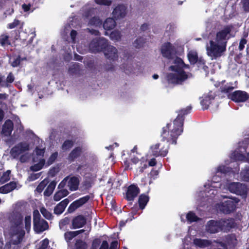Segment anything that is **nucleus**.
<instances>
[{
  "label": "nucleus",
  "instance_id": "1",
  "mask_svg": "<svg viewBox=\"0 0 249 249\" xmlns=\"http://www.w3.org/2000/svg\"><path fill=\"white\" fill-rule=\"evenodd\" d=\"M183 128L180 127L178 125L169 123L162 128L160 136L161 141H167L171 144H176L177 140L179 135L183 132Z\"/></svg>",
  "mask_w": 249,
  "mask_h": 249
},
{
  "label": "nucleus",
  "instance_id": "2",
  "mask_svg": "<svg viewBox=\"0 0 249 249\" xmlns=\"http://www.w3.org/2000/svg\"><path fill=\"white\" fill-rule=\"evenodd\" d=\"M226 50L225 43L222 45L218 44L213 40L210 41V45L206 48L207 54L212 60L216 59L222 56Z\"/></svg>",
  "mask_w": 249,
  "mask_h": 249
},
{
  "label": "nucleus",
  "instance_id": "3",
  "mask_svg": "<svg viewBox=\"0 0 249 249\" xmlns=\"http://www.w3.org/2000/svg\"><path fill=\"white\" fill-rule=\"evenodd\" d=\"M33 228L35 232L38 234L49 229L48 223L41 218L37 210H35L33 211Z\"/></svg>",
  "mask_w": 249,
  "mask_h": 249
},
{
  "label": "nucleus",
  "instance_id": "4",
  "mask_svg": "<svg viewBox=\"0 0 249 249\" xmlns=\"http://www.w3.org/2000/svg\"><path fill=\"white\" fill-rule=\"evenodd\" d=\"M107 44V40L104 37L93 39L89 44V49L93 53L104 52Z\"/></svg>",
  "mask_w": 249,
  "mask_h": 249
},
{
  "label": "nucleus",
  "instance_id": "5",
  "mask_svg": "<svg viewBox=\"0 0 249 249\" xmlns=\"http://www.w3.org/2000/svg\"><path fill=\"white\" fill-rule=\"evenodd\" d=\"M230 192L237 195L246 196L248 192L247 185L240 182H231L228 185Z\"/></svg>",
  "mask_w": 249,
  "mask_h": 249
},
{
  "label": "nucleus",
  "instance_id": "6",
  "mask_svg": "<svg viewBox=\"0 0 249 249\" xmlns=\"http://www.w3.org/2000/svg\"><path fill=\"white\" fill-rule=\"evenodd\" d=\"M221 232L228 233L237 226L235 220L233 218H221L219 219Z\"/></svg>",
  "mask_w": 249,
  "mask_h": 249
},
{
  "label": "nucleus",
  "instance_id": "7",
  "mask_svg": "<svg viewBox=\"0 0 249 249\" xmlns=\"http://www.w3.org/2000/svg\"><path fill=\"white\" fill-rule=\"evenodd\" d=\"M30 149V144L25 142H20L13 147L10 154L14 158H18L19 155Z\"/></svg>",
  "mask_w": 249,
  "mask_h": 249
},
{
  "label": "nucleus",
  "instance_id": "8",
  "mask_svg": "<svg viewBox=\"0 0 249 249\" xmlns=\"http://www.w3.org/2000/svg\"><path fill=\"white\" fill-rule=\"evenodd\" d=\"M232 29L231 26H226L224 29L216 33L215 41L219 44L222 45L225 43L226 46L227 45V40L229 39V37H227L228 35H229Z\"/></svg>",
  "mask_w": 249,
  "mask_h": 249
},
{
  "label": "nucleus",
  "instance_id": "9",
  "mask_svg": "<svg viewBox=\"0 0 249 249\" xmlns=\"http://www.w3.org/2000/svg\"><path fill=\"white\" fill-rule=\"evenodd\" d=\"M162 56L168 59H173L176 54V49L169 42L164 43L162 45L160 49Z\"/></svg>",
  "mask_w": 249,
  "mask_h": 249
},
{
  "label": "nucleus",
  "instance_id": "10",
  "mask_svg": "<svg viewBox=\"0 0 249 249\" xmlns=\"http://www.w3.org/2000/svg\"><path fill=\"white\" fill-rule=\"evenodd\" d=\"M229 98L235 103H243L249 99V94L243 90H235L229 95Z\"/></svg>",
  "mask_w": 249,
  "mask_h": 249
},
{
  "label": "nucleus",
  "instance_id": "11",
  "mask_svg": "<svg viewBox=\"0 0 249 249\" xmlns=\"http://www.w3.org/2000/svg\"><path fill=\"white\" fill-rule=\"evenodd\" d=\"M192 108V107L189 106H187L186 108L181 109L178 111H177V112L178 113V115L174 120V124L178 125L180 127L183 128L185 116L190 113Z\"/></svg>",
  "mask_w": 249,
  "mask_h": 249
},
{
  "label": "nucleus",
  "instance_id": "12",
  "mask_svg": "<svg viewBox=\"0 0 249 249\" xmlns=\"http://www.w3.org/2000/svg\"><path fill=\"white\" fill-rule=\"evenodd\" d=\"M169 148V144H167L166 146H163L161 147V144L158 143L151 146V149L152 155L156 157L159 156L164 157L167 155Z\"/></svg>",
  "mask_w": 249,
  "mask_h": 249
},
{
  "label": "nucleus",
  "instance_id": "13",
  "mask_svg": "<svg viewBox=\"0 0 249 249\" xmlns=\"http://www.w3.org/2000/svg\"><path fill=\"white\" fill-rule=\"evenodd\" d=\"M205 230L210 234H215L221 232L220 220L211 219L207 221L205 225Z\"/></svg>",
  "mask_w": 249,
  "mask_h": 249
},
{
  "label": "nucleus",
  "instance_id": "14",
  "mask_svg": "<svg viewBox=\"0 0 249 249\" xmlns=\"http://www.w3.org/2000/svg\"><path fill=\"white\" fill-rule=\"evenodd\" d=\"M140 192V190L137 185L131 184L127 188L124 198L128 201H133Z\"/></svg>",
  "mask_w": 249,
  "mask_h": 249
},
{
  "label": "nucleus",
  "instance_id": "15",
  "mask_svg": "<svg viewBox=\"0 0 249 249\" xmlns=\"http://www.w3.org/2000/svg\"><path fill=\"white\" fill-rule=\"evenodd\" d=\"M236 204L231 200H228L222 202L219 206V210L225 214H229L233 212L236 209Z\"/></svg>",
  "mask_w": 249,
  "mask_h": 249
},
{
  "label": "nucleus",
  "instance_id": "16",
  "mask_svg": "<svg viewBox=\"0 0 249 249\" xmlns=\"http://www.w3.org/2000/svg\"><path fill=\"white\" fill-rule=\"evenodd\" d=\"M106 57L113 61H116L118 58V50L114 46L108 45L104 51Z\"/></svg>",
  "mask_w": 249,
  "mask_h": 249
},
{
  "label": "nucleus",
  "instance_id": "17",
  "mask_svg": "<svg viewBox=\"0 0 249 249\" xmlns=\"http://www.w3.org/2000/svg\"><path fill=\"white\" fill-rule=\"evenodd\" d=\"M87 223L86 217L82 214L75 216L72 220V229H76L82 228Z\"/></svg>",
  "mask_w": 249,
  "mask_h": 249
},
{
  "label": "nucleus",
  "instance_id": "18",
  "mask_svg": "<svg viewBox=\"0 0 249 249\" xmlns=\"http://www.w3.org/2000/svg\"><path fill=\"white\" fill-rule=\"evenodd\" d=\"M126 14V7L123 4H118L114 9L112 15L116 19L124 18Z\"/></svg>",
  "mask_w": 249,
  "mask_h": 249
},
{
  "label": "nucleus",
  "instance_id": "19",
  "mask_svg": "<svg viewBox=\"0 0 249 249\" xmlns=\"http://www.w3.org/2000/svg\"><path fill=\"white\" fill-rule=\"evenodd\" d=\"M215 98V95H213L212 91L209 92L207 94L204 95L202 97V100L200 101V104L202 106L203 110L208 109L210 105L212 103V101Z\"/></svg>",
  "mask_w": 249,
  "mask_h": 249
},
{
  "label": "nucleus",
  "instance_id": "20",
  "mask_svg": "<svg viewBox=\"0 0 249 249\" xmlns=\"http://www.w3.org/2000/svg\"><path fill=\"white\" fill-rule=\"evenodd\" d=\"M167 81L169 84H173L174 85L181 84L183 82L186 80L183 78V76H180L176 73H169L166 76Z\"/></svg>",
  "mask_w": 249,
  "mask_h": 249
},
{
  "label": "nucleus",
  "instance_id": "21",
  "mask_svg": "<svg viewBox=\"0 0 249 249\" xmlns=\"http://www.w3.org/2000/svg\"><path fill=\"white\" fill-rule=\"evenodd\" d=\"M23 216L18 212L14 213L12 216L11 222L14 226L18 229H22Z\"/></svg>",
  "mask_w": 249,
  "mask_h": 249
},
{
  "label": "nucleus",
  "instance_id": "22",
  "mask_svg": "<svg viewBox=\"0 0 249 249\" xmlns=\"http://www.w3.org/2000/svg\"><path fill=\"white\" fill-rule=\"evenodd\" d=\"M247 152L246 147H240L238 150L234 151L231 154V159L235 161H243L245 159V153Z\"/></svg>",
  "mask_w": 249,
  "mask_h": 249
},
{
  "label": "nucleus",
  "instance_id": "23",
  "mask_svg": "<svg viewBox=\"0 0 249 249\" xmlns=\"http://www.w3.org/2000/svg\"><path fill=\"white\" fill-rule=\"evenodd\" d=\"M82 153V148L81 146L75 147L69 154L68 160L70 162L74 161L79 158Z\"/></svg>",
  "mask_w": 249,
  "mask_h": 249
},
{
  "label": "nucleus",
  "instance_id": "24",
  "mask_svg": "<svg viewBox=\"0 0 249 249\" xmlns=\"http://www.w3.org/2000/svg\"><path fill=\"white\" fill-rule=\"evenodd\" d=\"M69 202V200L66 198L58 203L54 208V213L57 215L62 213Z\"/></svg>",
  "mask_w": 249,
  "mask_h": 249
},
{
  "label": "nucleus",
  "instance_id": "25",
  "mask_svg": "<svg viewBox=\"0 0 249 249\" xmlns=\"http://www.w3.org/2000/svg\"><path fill=\"white\" fill-rule=\"evenodd\" d=\"M14 124L11 120H7L2 125V133L5 136H10L13 130Z\"/></svg>",
  "mask_w": 249,
  "mask_h": 249
},
{
  "label": "nucleus",
  "instance_id": "26",
  "mask_svg": "<svg viewBox=\"0 0 249 249\" xmlns=\"http://www.w3.org/2000/svg\"><path fill=\"white\" fill-rule=\"evenodd\" d=\"M67 182L68 186L71 191H75L78 190L80 182L78 177L75 176L70 177L69 176V179Z\"/></svg>",
  "mask_w": 249,
  "mask_h": 249
},
{
  "label": "nucleus",
  "instance_id": "27",
  "mask_svg": "<svg viewBox=\"0 0 249 249\" xmlns=\"http://www.w3.org/2000/svg\"><path fill=\"white\" fill-rule=\"evenodd\" d=\"M17 187V183L15 181H11L1 187H0V193L1 194H7Z\"/></svg>",
  "mask_w": 249,
  "mask_h": 249
},
{
  "label": "nucleus",
  "instance_id": "28",
  "mask_svg": "<svg viewBox=\"0 0 249 249\" xmlns=\"http://www.w3.org/2000/svg\"><path fill=\"white\" fill-rule=\"evenodd\" d=\"M193 243L196 246L203 248L210 246L212 244V242L207 239L195 238L193 240Z\"/></svg>",
  "mask_w": 249,
  "mask_h": 249
},
{
  "label": "nucleus",
  "instance_id": "29",
  "mask_svg": "<svg viewBox=\"0 0 249 249\" xmlns=\"http://www.w3.org/2000/svg\"><path fill=\"white\" fill-rule=\"evenodd\" d=\"M170 68V70L172 71L176 72V74L178 76H182L183 78L185 79L186 80L188 78V75L184 71V69H185L184 67L176 65H173L171 66Z\"/></svg>",
  "mask_w": 249,
  "mask_h": 249
},
{
  "label": "nucleus",
  "instance_id": "30",
  "mask_svg": "<svg viewBox=\"0 0 249 249\" xmlns=\"http://www.w3.org/2000/svg\"><path fill=\"white\" fill-rule=\"evenodd\" d=\"M225 242L230 247H235L237 243V240L235 234H230L225 236Z\"/></svg>",
  "mask_w": 249,
  "mask_h": 249
},
{
  "label": "nucleus",
  "instance_id": "31",
  "mask_svg": "<svg viewBox=\"0 0 249 249\" xmlns=\"http://www.w3.org/2000/svg\"><path fill=\"white\" fill-rule=\"evenodd\" d=\"M116 23L113 18H107L103 23V27L106 30H111L116 26Z\"/></svg>",
  "mask_w": 249,
  "mask_h": 249
},
{
  "label": "nucleus",
  "instance_id": "32",
  "mask_svg": "<svg viewBox=\"0 0 249 249\" xmlns=\"http://www.w3.org/2000/svg\"><path fill=\"white\" fill-rule=\"evenodd\" d=\"M149 200V197L147 195L141 194L138 199V203L140 208L142 210L147 205Z\"/></svg>",
  "mask_w": 249,
  "mask_h": 249
},
{
  "label": "nucleus",
  "instance_id": "33",
  "mask_svg": "<svg viewBox=\"0 0 249 249\" xmlns=\"http://www.w3.org/2000/svg\"><path fill=\"white\" fill-rule=\"evenodd\" d=\"M25 231L23 229H21L18 231L15 239L13 240V244L14 245H18L20 244L23 240L25 236Z\"/></svg>",
  "mask_w": 249,
  "mask_h": 249
},
{
  "label": "nucleus",
  "instance_id": "34",
  "mask_svg": "<svg viewBox=\"0 0 249 249\" xmlns=\"http://www.w3.org/2000/svg\"><path fill=\"white\" fill-rule=\"evenodd\" d=\"M69 192L67 189H62L57 191L53 196V200L55 201H58L62 198L69 195Z\"/></svg>",
  "mask_w": 249,
  "mask_h": 249
},
{
  "label": "nucleus",
  "instance_id": "35",
  "mask_svg": "<svg viewBox=\"0 0 249 249\" xmlns=\"http://www.w3.org/2000/svg\"><path fill=\"white\" fill-rule=\"evenodd\" d=\"M74 140L67 139L63 142L61 148L64 151H69L74 146Z\"/></svg>",
  "mask_w": 249,
  "mask_h": 249
},
{
  "label": "nucleus",
  "instance_id": "36",
  "mask_svg": "<svg viewBox=\"0 0 249 249\" xmlns=\"http://www.w3.org/2000/svg\"><path fill=\"white\" fill-rule=\"evenodd\" d=\"M56 185V182L54 181H51L44 192V196L47 197L50 196L53 194V190L55 188Z\"/></svg>",
  "mask_w": 249,
  "mask_h": 249
},
{
  "label": "nucleus",
  "instance_id": "37",
  "mask_svg": "<svg viewBox=\"0 0 249 249\" xmlns=\"http://www.w3.org/2000/svg\"><path fill=\"white\" fill-rule=\"evenodd\" d=\"M74 249H87L88 245L87 243L81 239H76L74 245Z\"/></svg>",
  "mask_w": 249,
  "mask_h": 249
},
{
  "label": "nucleus",
  "instance_id": "38",
  "mask_svg": "<svg viewBox=\"0 0 249 249\" xmlns=\"http://www.w3.org/2000/svg\"><path fill=\"white\" fill-rule=\"evenodd\" d=\"M242 179L246 182H249V166L245 167L240 173Z\"/></svg>",
  "mask_w": 249,
  "mask_h": 249
},
{
  "label": "nucleus",
  "instance_id": "39",
  "mask_svg": "<svg viewBox=\"0 0 249 249\" xmlns=\"http://www.w3.org/2000/svg\"><path fill=\"white\" fill-rule=\"evenodd\" d=\"M45 163V160L44 159H41L39 160L38 163L34 164V165L31 166V170L34 172H36L40 170L44 165Z\"/></svg>",
  "mask_w": 249,
  "mask_h": 249
},
{
  "label": "nucleus",
  "instance_id": "40",
  "mask_svg": "<svg viewBox=\"0 0 249 249\" xmlns=\"http://www.w3.org/2000/svg\"><path fill=\"white\" fill-rule=\"evenodd\" d=\"M93 184V182L90 178H86L82 183V187L84 190L89 191Z\"/></svg>",
  "mask_w": 249,
  "mask_h": 249
},
{
  "label": "nucleus",
  "instance_id": "41",
  "mask_svg": "<svg viewBox=\"0 0 249 249\" xmlns=\"http://www.w3.org/2000/svg\"><path fill=\"white\" fill-rule=\"evenodd\" d=\"M40 212L43 217L48 220H52L53 218L52 213L44 207L40 208Z\"/></svg>",
  "mask_w": 249,
  "mask_h": 249
},
{
  "label": "nucleus",
  "instance_id": "42",
  "mask_svg": "<svg viewBox=\"0 0 249 249\" xmlns=\"http://www.w3.org/2000/svg\"><path fill=\"white\" fill-rule=\"evenodd\" d=\"M148 167L146 160H142L140 161L139 167L136 169L137 172L139 174H142L145 169Z\"/></svg>",
  "mask_w": 249,
  "mask_h": 249
},
{
  "label": "nucleus",
  "instance_id": "43",
  "mask_svg": "<svg viewBox=\"0 0 249 249\" xmlns=\"http://www.w3.org/2000/svg\"><path fill=\"white\" fill-rule=\"evenodd\" d=\"M186 219L188 222L191 223L197 221L198 217L196 215L195 213L190 211L186 214Z\"/></svg>",
  "mask_w": 249,
  "mask_h": 249
},
{
  "label": "nucleus",
  "instance_id": "44",
  "mask_svg": "<svg viewBox=\"0 0 249 249\" xmlns=\"http://www.w3.org/2000/svg\"><path fill=\"white\" fill-rule=\"evenodd\" d=\"M232 171V169L231 168L223 165L219 166L217 169V173H220L223 174L230 173Z\"/></svg>",
  "mask_w": 249,
  "mask_h": 249
},
{
  "label": "nucleus",
  "instance_id": "45",
  "mask_svg": "<svg viewBox=\"0 0 249 249\" xmlns=\"http://www.w3.org/2000/svg\"><path fill=\"white\" fill-rule=\"evenodd\" d=\"M145 38L143 37H138L133 43L134 46L136 48H141L143 47L146 42Z\"/></svg>",
  "mask_w": 249,
  "mask_h": 249
},
{
  "label": "nucleus",
  "instance_id": "46",
  "mask_svg": "<svg viewBox=\"0 0 249 249\" xmlns=\"http://www.w3.org/2000/svg\"><path fill=\"white\" fill-rule=\"evenodd\" d=\"M188 58L190 64L193 65L195 64L198 61V59L199 58L196 53L191 52L188 53Z\"/></svg>",
  "mask_w": 249,
  "mask_h": 249
},
{
  "label": "nucleus",
  "instance_id": "47",
  "mask_svg": "<svg viewBox=\"0 0 249 249\" xmlns=\"http://www.w3.org/2000/svg\"><path fill=\"white\" fill-rule=\"evenodd\" d=\"M64 238L68 244L71 243V241L76 237L74 231H67L64 233Z\"/></svg>",
  "mask_w": 249,
  "mask_h": 249
},
{
  "label": "nucleus",
  "instance_id": "48",
  "mask_svg": "<svg viewBox=\"0 0 249 249\" xmlns=\"http://www.w3.org/2000/svg\"><path fill=\"white\" fill-rule=\"evenodd\" d=\"M80 70V66L78 63H75L69 69V72L71 74H77Z\"/></svg>",
  "mask_w": 249,
  "mask_h": 249
},
{
  "label": "nucleus",
  "instance_id": "49",
  "mask_svg": "<svg viewBox=\"0 0 249 249\" xmlns=\"http://www.w3.org/2000/svg\"><path fill=\"white\" fill-rule=\"evenodd\" d=\"M11 174L10 170H7L6 172H4L0 178V182L1 183H4L10 180V175Z\"/></svg>",
  "mask_w": 249,
  "mask_h": 249
},
{
  "label": "nucleus",
  "instance_id": "50",
  "mask_svg": "<svg viewBox=\"0 0 249 249\" xmlns=\"http://www.w3.org/2000/svg\"><path fill=\"white\" fill-rule=\"evenodd\" d=\"M174 63L175 64V65L183 67L185 69H188L189 68V65L185 64L184 63L183 60L179 57H177L175 58V59L174 60Z\"/></svg>",
  "mask_w": 249,
  "mask_h": 249
},
{
  "label": "nucleus",
  "instance_id": "51",
  "mask_svg": "<svg viewBox=\"0 0 249 249\" xmlns=\"http://www.w3.org/2000/svg\"><path fill=\"white\" fill-rule=\"evenodd\" d=\"M9 36L8 35H2L0 38V43L2 46L9 45L11 44L9 40Z\"/></svg>",
  "mask_w": 249,
  "mask_h": 249
},
{
  "label": "nucleus",
  "instance_id": "52",
  "mask_svg": "<svg viewBox=\"0 0 249 249\" xmlns=\"http://www.w3.org/2000/svg\"><path fill=\"white\" fill-rule=\"evenodd\" d=\"M89 23L91 25L98 26L102 24V21L99 17L95 16L89 19Z\"/></svg>",
  "mask_w": 249,
  "mask_h": 249
},
{
  "label": "nucleus",
  "instance_id": "53",
  "mask_svg": "<svg viewBox=\"0 0 249 249\" xmlns=\"http://www.w3.org/2000/svg\"><path fill=\"white\" fill-rule=\"evenodd\" d=\"M47 183H48L47 180H46L45 179L42 180L37 185V186L36 188V191L38 193H41L43 191V190L44 189V188L46 187V186L47 185Z\"/></svg>",
  "mask_w": 249,
  "mask_h": 249
},
{
  "label": "nucleus",
  "instance_id": "54",
  "mask_svg": "<svg viewBox=\"0 0 249 249\" xmlns=\"http://www.w3.org/2000/svg\"><path fill=\"white\" fill-rule=\"evenodd\" d=\"M234 88L232 86H229L228 84L222 85L220 87V91L225 93H228L232 91Z\"/></svg>",
  "mask_w": 249,
  "mask_h": 249
},
{
  "label": "nucleus",
  "instance_id": "55",
  "mask_svg": "<svg viewBox=\"0 0 249 249\" xmlns=\"http://www.w3.org/2000/svg\"><path fill=\"white\" fill-rule=\"evenodd\" d=\"M25 228L27 231H29L31 229V215H26L24 219Z\"/></svg>",
  "mask_w": 249,
  "mask_h": 249
},
{
  "label": "nucleus",
  "instance_id": "56",
  "mask_svg": "<svg viewBox=\"0 0 249 249\" xmlns=\"http://www.w3.org/2000/svg\"><path fill=\"white\" fill-rule=\"evenodd\" d=\"M58 157V152H55L53 153L50 157L47 160V164L48 165H50L52 164L55 160H56Z\"/></svg>",
  "mask_w": 249,
  "mask_h": 249
},
{
  "label": "nucleus",
  "instance_id": "57",
  "mask_svg": "<svg viewBox=\"0 0 249 249\" xmlns=\"http://www.w3.org/2000/svg\"><path fill=\"white\" fill-rule=\"evenodd\" d=\"M95 2L100 5L110 6L112 3L111 0H94Z\"/></svg>",
  "mask_w": 249,
  "mask_h": 249
},
{
  "label": "nucleus",
  "instance_id": "58",
  "mask_svg": "<svg viewBox=\"0 0 249 249\" xmlns=\"http://www.w3.org/2000/svg\"><path fill=\"white\" fill-rule=\"evenodd\" d=\"M90 199V196L89 195H87L83 197H82L78 199H77V201L79 203V204L82 206L85 203H86Z\"/></svg>",
  "mask_w": 249,
  "mask_h": 249
},
{
  "label": "nucleus",
  "instance_id": "59",
  "mask_svg": "<svg viewBox=\"0 0 249 249\" xmlns=\"http://www.w3.org/2000/svg\"><path fill=\"white\" fill-rule=\"evenodd\" d=\"M101 242V240L100 239H94L92 241L91 247L90 249H98Z\"/></svg>",
  "mask_w": 249,
  "mask_h": 249
},
{
  "label": "nucleus",
  "instance_id": "60",
  "mask_svg": "<svg viewBox=\"0 0 249 249\" xmlns=\"http://www.w3.org/2000/svg\"><path fill=\"white\" fill-rule=\"evenodd\" d=\"M25 59L26 58L21 59L20 56L18 55V56L12 62L11 66L13 67H17L20 65L21 60H23Z\"/></svg>",
  "mask_w": 249,
  "mask_h": 249
},
{
  "label": "nucleus",
  "instance_id": "61",
  "mask_svg": "<svg viewBox=\"0 0 249 249\" xmlns=\"http://www.w3.org/2000/svg\"><path fill=\"white\" fill-rule=\"evenodd\" d=\"M49 241L48 239L45 238L40 242V245L38 249H46L49 245Z\"/></svg>",
  "mask_w": 249,
  "mask_h": 249
},
{
  "label": "nucleus",
  "instance_id": "62",
  "mask_svg": "<svg viewBox=\"0 0 249 249\" xmlns=\"http://www.w3.org/2000/svg\"><path fill=\"white\" fill-rule=\"evenodd\" d=\"M20 20L15 19L14 21L12 23H10L7 25V28L9 29H13L20 25Z\"/></svg>",
  "mask_w": 249,
  "mask_h": 249
},
{
  "label": "nucleus",
  "instance_id": "63",
  "mask_svg": "<svg viewBox=\"0 0 249 249\" xmlns=\"http://www.w3.org/2000/svg\"><path fill=\"white\" fill-rule=\"evenodd\" d=\"M110 38L115 40H119L121 38L120 34L117 31H113L110 35Z\"/></svg>",
  "mask_w": 249,
  "mask_h": 249
},
{
  "label": "nucleus",
  "instance_id": "64",
  "mask_svg": "<svg viewBox=\"0 0 249 249\" xmlns=\"http://www.w3.org/2000/svg\"><path fill=\"white\" fill-rule=\"evenodd\" d=\"M243 8L246 13L249 12V0H244L243 1Z\"/></svg>",
  "mask_w": 249,
  "mask_h": 249
}]
</instances>
